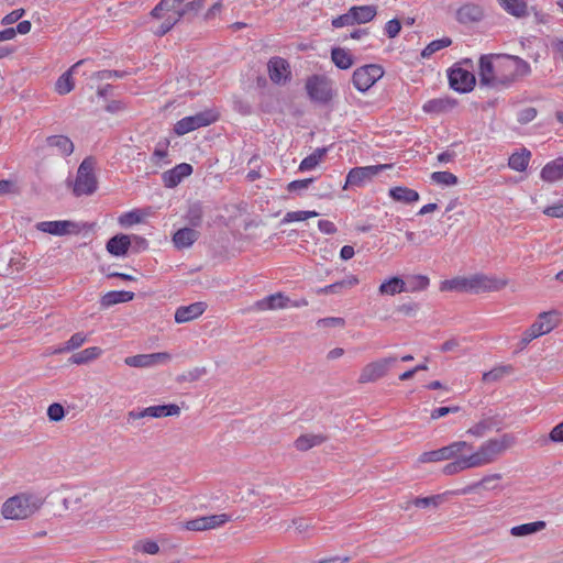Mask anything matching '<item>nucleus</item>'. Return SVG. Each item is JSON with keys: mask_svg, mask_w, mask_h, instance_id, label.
Instances as JSON below:
<instances>
[{"mask_svg": "<svg viewBox=\"0 0 563 563\" xmlns=\"http://www.w3.org/2000/svg\"><path fill=\"white\" fill-rule=\"evenodd\" d=\"M44 499L33 493H21L7 499L2 506V515L7 519H25L36 512Z\"/></svg>", "mask_w": 563, "mask_h": 563, "instance_id": "f257e3e1", "label": "nucleus"}, {"mask_svg": "<svg viewBox=\"0 0 563 563\" xmlns=\"http://www.w3.org/2000/svg\"><path fill=\"white\" fill-rule=\"evenodd\" d=\"M516 440L512 433H504L498 439L487 440L475 453L471 454L474 466L479 467L496 461L500 454L516 444Z\"/></svg>", "mask_w": 563, "mask_h": 563, "instance_id": "f03ea898", "label": "nucleus"}, {"mask_svg": "<svg viewBox=\"0 0 563 563\" xmlns=\"http://www.w3.org/2000/svg\"><path fill=\"white\" fill-rule=\"evenodd\" d=\"M96 159L92 156L86 157L77 169L73 192L76 197L90 196L97 190V177L93 173Z\"/></svg>", "mask_w": 563, "mask_h": 563, "instance_id": "7ed1b4c3", "label": "nucleus"}, {"mask_svg": "<svg viewBox=\"0 0 563 563\" xmlns=\"http://www.w3.org/2000/svg\"><path fill=\"white\" fill-rule=\"evenodd\" d=\"M219 119V113L214 110H205L194 115L185 117L179 120L174 131L177 135H185L199 128L208 126Z\"/></svg>", "mask_w": 563, "mask_h": 563, "instance_id": "20e7f679", "label": "nucleus"}, {"mask_svg": "<svg viewBox=\"0 0 563 563\" xmlns=\"http://www.w3.org/2000/svg\"><path fill=\"white\" fill-rule=\"evenodd\" d=\"M384 74V68L378 64L364 65L354 70L352 82L358 91L365 92L372 88Z\"/></svg>", "mask_w": 563, "mask_h": 563, "instance_id": "39448f33", "label": "nucleus"}, {"mask_svg": "<svg viewBox=\"0 0 563 563\" xmlns=\"http://www.w3.org/2000/svg\"><path fill=\"white\" fill-rule=\"evenodd\" d=\"M391 167V164L353 167L346 175L343 189H347L349 187H362L366 183L371 181L380 172L390 169Z\"/></svg>", "mask_w": 563, "mask_h": 563, "instance_id": "423d86ee", "label": "nucleus"}, {"mask_svg": "<svg viewBox=\"0 0 563 563\" xmlns=\"http://www.w3.org/2000/svg\"><path fill=\"white\" fill-rule=\"evenodd\" d=\"M472 449V444L466 441H455L438 450L423 452L419 456L418 462L430 463L451 460L463 453L464 450L471 451Z\"/></svg>", "mask_w": 563, "mask_h": 563, "instance_id": "0eeeda50", "label": "nucleus"}, {"mask_svg": "<svg viewBox=\"0 0 563 563\" xmlns=\"http://www.w3.org/2000/svg\"><path fill=\"white\" fill-rule=\"evenodd\" d=\"M448 79L450 88L460 93L471 92L476 85L475 75L459 65H454L448 70Z\"/></svg>", "mask_w": 563, "mask_h": 563, "instance_id": "6e6552de", "label": "nucleus"}, {"mask_svg": "<svg viewBox=\"0 0 563 563\" xmlns=\"http://www.w3.org/2000/svg\"><path fill=\"white\" fill-rule=\"evenodd\" d=\"M497 58L504 59L506 69H511L509 75H504L503 87H510L518 78L526 77L531 74V67L519 56L515 55H497Z\"/></svg>", "mask_w": 563, "mask_h": 563, "instance_id": "1a4fd4ad", "label": "nucleus"}, {"mask_svg": "<svg viewBox=\"0 0 563 563\" xmlns=\"http://www.w3.org/2000/svg\"><path fill=\"white\" fill-rule=\"evenodd\" d=\"M306 90L312 101L321 104L329 103L334 95L329 81L319 75H313L307 79Z\"/></svg>", "mask_w": 563, "mask_h": 563, "instance_id": "9d476101", "label": "nucleus"}, {"mask_svg": "<svg viewBox=\"0 0 563 563\" xmlns=\"http://www.w3.org/2000/svg\"><path fill=\"white\" fill-rule=\"evenodd\" d=\"M396 362V356H388L368 363L363 367L361 375L358 377V382L362 384L376 382L377 379L384 377L387 374L389 367Z\"/></svg>", "mask_w": 563, "mask_h": 563, "instance_id": "9b49d317", "label": "nucleus"}, {"mask_svg": "<svg viewBox=\"0 0 563 563\" xmlns=\"http://www.w3.org/2000/svg\"><path fill=\"white\" fill-rule=\"evenodd\" d=\"M493 55H483L479 58V84L481 86L499 88L503 87L504 75H495Z\"/></svg>", "mask_w": 563, "mask_h": 563, "instance_id": "f8f14e48", "label": "nucleus"}, {"mask_svg": "<svg viewBox=\"0 0 563 563\" xmlns=\"http://www.w3.org/2000/svg\"><path fill=\"white\" fill-rule=\"evenodd\" d=\"M506 286L505 280L489 277L484 274H475L468 277V289L472 294H479L485 291H497Z\"/></svg>", "mask_w": 563, "mask_h": 563, "instance_id": "ddd939ff", "label": "nucleus"}, {"mask_svg": "<svg viewBox=\"0 0 563 563\" xmlns=\"http://www.w3.org/2000/svg\"><path fill=\"white\" fill-rule=\"evenodd\" d=\"M267 69L269 78L274 84L285 85L291 78L290 65L283 57H272L267 63Z\"/></svg>", "mask_w": 563, "mask_h": 563, "instance_id": "4468645a", "label": "nucleus"}, {"mask_svg": "<svg viewBox=\"0 0 563 563\" xmlns=\"http://www.w3.org/2000/svg\"><path fill=\"white\" fill-rule=\"evenodd\" d=\"M172 355L167 352H157L151 354H137L128 356L124 363L131 367H152L157 364H164L169 362Z\"/></svg>", "mask_w": 563, "mask_h": 563, "instance_id": "2eb2a0df", "label": "nucleus"}, {"mask_svg": "<svg viewBox=\"0 0 563 563\" xmlns=\"http://www.w3.org/2000/svg\"><path fill=\"white\" fill-rule=\"evenodd\" d=\"M36 229L56 236L78 232V225L69 220L42 221L36 224Z\"/></svg>", "mask_w": 563, "mask_h": 563, "instance_id": "dca6fc26", "label": "nucleus"}, {"mask_svg": "<svg viewBox=\"0 0 563 563\" xmlns=\"http://www.w3.org/2000/svg\"><path fill=\"white\" fill-rule=\"evenodd\" d=\"M192 166L188 163H180L162 175V180L165 187L174 188L180 181L192 174Z\"/></svg>", "mask_w": 563, "mask_h": 563, "instance_id": "f3484780", "label": "nucleus"}, {"mask_svg": "<svg viewBox=\"0 0 563 563\" xmlns=\"http://www.w3.org/2000/svg\"><path fill=\"white\" fill-rule=\"evenodd\" d=\"M484 15L483 7L476 3H466L456 11V20L461 24L477 23L483 20Z\"/></svg>", "mask_w": 563, "mask_h": 563, "instance_id": "a211bd4d", "label": "nucleus"}, {"mask_svg": "<svg viewBox=\"0 0 563 563\" xmlns=\"http://www.w3.org/2000/svg\"><path fill=\"white\" fill-rule=\"evenodd\" d=\"M206 308L207 303L202 301H197L188 306H180L175 311V321L177 323L189 322L201 316L206 311Z\"/></svg>", "mask_w": 563, "mask_h": 563, "instance_id": "6ab92c4d", "label": "nucleus"}, {"mask_svg": "<svg viewBox=\"0 0 563 563\" xmlns=\"http://www.w3.org/2000/svg\"><path fill=\"white\" fill-rule=\"evenodd\" d=\"M558 312L555 310L541 312L538 319L530 325L538 336L551 332L558 324Z\"/></svg>", "mask_w": 563, "mask_h": 563, "instance_id": "aec40b11", "label": "nucleus"}, {"mask_svg": "<svg viewBox=\"0 0 563 563\" xmlns=\"http://www.w3.org/2000/svg\"><path fill=\"white\" fill-rule=\"evenodd\" d=\"M132 244L131 236L124 233H118L107 241V251L117 257L125 256Z\"/></svg>", "mask_w": 563, "mask_h": 563, "instance_id": "412c9836", "label": "nucleus"}, {"mask_svg": "<svg viewBox=\"0 0 563 563\" xmlns=\"http://www.w3.org/2000/svg\"><path fill=\"white\" fill-rule=\"evenodd\" d=\"M290 299L282 292L269 295L254 303L256 310H274L288 307Z\"/></svg>", "mask_w": 563, "mask_h": 563, "instance_id": "4be33fe9", "label": "nucleus"}, {"mask_svg": "<svg viewBox=\"0 0 563 563\" xmlns=\"http://www.w3.org/2000/svg\"><path fill=\"white\" fill-rule=\"evenodd\" d=\"M200 233L195 228H181L178 229L173 235V243L176 249L190 247L198 239Z\"/></svg>", "mask_w": 563, "mask_h": 563, "instance_id": "5701e85b", "label": "nucleus"}, {"mask_svg": "<svg viewBox=\"0 0 563 563\" xmlns=\"http://www.w3.org/2000/svg\"><path fill=\"white\" fill-rule=\"evenodd\" d=\"M45 143L48 147L56 148L57 154L67 157L74 152V143L66 135H51L47 136Z\"/></svg>", "mask_w": 563, "mask_h": 563, "instance_id": "b1692460", "label": "nucleus"}, {"mask_svg": "<svg viewBox=\"0 0 563 563\" xmlns=\"http://www.w3.org/2000/svg\"><path fill=\"white\" fill-rule=\"evenodd\" d=\"M540 177L547 183H554L563 178V157H558L544 165Z\"/></svg>", "mask_w": 563, "mask_h": 563, "instance_id": "393cba45", "label": "nucleus"}, {"mask_svg": "<svg viewBox=\"0 0 563 563\" xmlns=\"http://www.w3.org/2000/svg\"><path fill=\"white\" fill-rule=\"evenodd\" d=\"M84 63L85 60L77 62L67 71H65L58 77V79L55 82V90L57 91V93L64 96L69 93L74 89L75 82L71 75Z\"/></svg>", "mask_w": 563, "mask_h": 563, "instance_id": "a878e982", "label": "nucleus"}, {"mask_svg": "<svg viewBox=\"0 0 563 563\" xmlns=\"http://www.w3.org/2000/svg\"><path fill=\"white\" fill-rule=\"evenodd\" d=\"M457 104V101L453 98L445 97V98H434L431 100H428L422 109L426 113H443L448 110L454 108Z\"/></svg>", "mask_w": 563, "mask_h": 563, "instance_id": "bb28decb", "label": "nucleus"}, {"mask_svg": "<svg viewBox=\"0 0 563 563\" xmlns=\"http://www.w3.org/2000/svg\"><path fill=\"white\" fill-rule=\"evenodd\" d=\"M468 468H475L474 461L472 460L471 454L463 455L461 453L460 455L454 457L453 462L448 463L443 467L442 472L445 475H454V474H457V473H460L464 470H468Z\"/></svg>", "mask_w": 563, "mask_h": 563, "instance_id": "cd10ccee", "label": "nucleus"}, {"mask_svg": "<svg viewBox=\"0 0 563 563\" xmlns=\"http://www.w3.org/2000/svg\"><path fill=\"white\" fill-rule=\"evenodd\" d=\"M134 292L126 290H111L101 297L100 303L103 308H109L117 303L129 302L134 299Z\"/></svg>", "mask_w": 563, "mask_h": 563, "instance_id": "c85d7f7f", "label": "nucleus"}, {"mask_svg": "<svg viewBox=\"0 0 563 563\" xmlns=\"http://www.w3.org/2000/svg\"><path fill=\"white\" fill-rule=\"evenodd\" d=\"M350 10L355 24L371 22L377 14L376 5H354Z\"/></svg>", "mask_w": 563, "mask_h": 563, "instance_id": "c756f323", "label": "nucleus"}, {"mask_svg": "<svg viewBox=\"0 0 563 563\" xmlns=\"http://www.w3.org/2000/svg\"><path fill=\"white\" fill-rule=\"evenodd\" d=\"M498 4L509 14L516 18H525L528 13V5L525 0H497Z\"/></svg>", "mask_w": 563, "mask_h": 563, "instance_id": "7c9ffc66", "label": "nucleus"}, {"mask_svg": "<svg viewBox=\"0 0 563 563\" xmlns=\"http://www.w3.org/2000/svg\"><path fill=\"white\" fill-rule=\"evenodd\" d=\"M331 59L338 68L344 70L351 68L354 64L353 55L342 47H333L331 49Z\"/></svg>", "mask_w": 563, "mask_h": 563, "instance_id": "2f4dec72", "label": "nucleus"}, {"mask_svg": "<svg viewBox=\"0 0 563 563\" xmlns=\"http://www.w3.org/2000/svg\"><path fill=\"white\" fill-rule=\"evenodd\" d=\"M207 0H191L185 3L181 8L175 11L178 19L192 20L205 7Z\"/></svg>", "mask_w": 563, "mask_h": 563, "instance_id": "473e14b6", "label": "nucleus"}, {"mask_svg": "<svg viewBox=\"0 0 563 563\" xmlns=\"http://www.w3.org/2000/svg\"><path fill=\"white\" fill-rule=\"evenodd\" d=\"M389 196L395 200L404 203H411L419 200L418 191L408 187L397 186L389 189Z\"/></svg>", "mask_w": 563, "mask_h": 563, "instance_id": "72a5a7b5", "label": "nucleus"}, {"mask_svg": "<svg viewBox=\"0 0 563 563\" xmlns=\"http://www.w3.org/2000/svg\"><path fill=\"white\" fill-rule=\"evenodd\" d=\"M380 295L395 296L400 292H405V280L399 276H393L385 280L378 287Z\"/></svg>", "mask_w": 563, "mask_h": 563, "instance_id": "f704fd0d", "label": "nucleus"}, {"mask_svg": "<svg viewBox=\"0 0 563 563\" xmlns=\"http://www.w3.org/2000/svg\"><path fill=\"white\" fill-rule=\"evenodd\" d=\"M358 284V279L355 276H349L340 282H335L318 290V294H341L346 289H350Z\"/></svg>", "mask_w": 563, "mask_h": 563, "instance_id": "c9c22d12", "label": "nucleus"}, {"mask_svg": "<svg viewBox=\"0 0 563 563\" xmlns=\"http://www.w3.org/2000/svg\"><path fill=\"white\" fill-rule=\"evenodd\" d=\"M531 153L527 148H521L520 152H515L508 159V166L516 172H523L527 169Z\"/></svg>", "mask_w": 563, "mask_h": 563, "instance_id": "e433bc0d", "label": "nucleus"}, {"mask_svg": "<svg viewBox=\"0 0 563 563\" xmlns=\"http://www.w3.org/2000/svg\"><path fill=\"white\" fill-rule=\"evenodd\" d=\"M500 478H501L500 474L487 475V476H484L481 481L470 484L466 487L456 490L454 494L466 495V494L476 492L481 487H483L485 489H494L496 486H490V483L493 481H499Z\"/></svg>", "mask_w": 563, "mask_h": 563, "instance_id": "4c0bfd02", "label": "nucleus"}, {"mask_svg": "<svg viewBox=\"0 0 563 563\" xmlns=\"http://www.w3.org/2000/svg\"><path fill=\"white\" fill-rule=\"evenodd\" d=\"M328 151H329L328 147L316 148L310 155H308L307 157H305L301 161V163L299 165V170L307 172V170H311L314 167H317L319 165V163L324 158Z\"/></svg>", "mask_w": 563, "mask_h": 563, "instance_id": "58836bf2", "label": "nucleus"}, {"mask_svg": "<svg viewBox=\"0 0 563 563\" xmlns=\"http://www.w3.org/2000/svg\"><path fill=\"white\" fill-rule=\"evenodd\" d=\"M547 523L543 520H538L529 523H522L511 528L510 533L514 537H526L537 533L545 528Z\"/></svg>", "mask_w": 563, "mask_h": 563, "instance_id": "ea45409f", "label": "nucleus"}, {"mask_svg": "<svg viewBox=\"0 0 563 563\" xmlns=\"http://www.w3.org/2000/svg\"><path fill=\"white\" fill-rule=\"evenodd\" d=\"M101 353L102 350L98 346L87 347L80 352L73 354L71 357L69 358V362L78 365L86 364L98 358L101 355Z\"/></svg>", "mask_w": 563, "mask_h": 563, "instance_id": "a19ab883", "label": "nucleus"}, {"mask_svg": "<svg viewBox=\"0 0 563 563\" xmlns=\"http://www.w3.org/2000/svg\"><path fill=\"white\" fill-rule=\"evenodd\" d=\"M405 280V292H416L429 287L430 279L426 275L407 276Z\"/></svg>", "mask_w": 563, "mask_h": 563, "instance_id": "79ce46f5", "label": "nucleus"}, {"mask_svg": "<svg viewBox=\"0 0 563 563\" xmlns=\"http://www.w3.org/2000/svg\"><path fill=\"white\" fill-rule=\"evenodd\" d=\"M327 441V437L321 434H302L295 441V446L299 451H307L313 446L320 445Z\"/></svg>", "mask_w": 563, "mask_h": 563, "instance_id": "37998d69", "label": "nucleus"}, {"mask_svg": "<svg viewBox=\"0 0 563 563\" xmlns=\"http://www.w3.org/2000/svg\"><path fill=\"white\" fill-rule=\"evenodd\" d=\"M441 291L470 292L468 277H455L445 279L440 284Z\"/></svg>", "mask_w": 563, "mask_h": 563, "instance_id": "c03bdc74", "label": "nucleus"}, {"mask_svg": "<svg viewBox=\"0 0 563 563\" xmlns=\"http://www.w3.org/2000/svg\"><path fill=\"white\" fill-rule=\"evenodd\" d=\"M180 412V408L175 404L157 405L148 407L151 418H162L177 416Z\"/></svg>", "mask_w": 563, "mask_h": 563, "instance_id": "a18cd8bd", "label": "nucleus"}, {"mask_svg": "<svg viewBox=\"0 0 563 563\" xmlns=\"http://www.w3.org/2000/svg\"><path fill=\"white\" fill-rule=\"evenodd\" d=\"M22 194V186L16 178L1 179L0 180V197L2 196H20Z\"/></svg>", "mask_w": 563, "mask_h": 563, "instance_id": "49530a36", "label": "nucleus"}, {"mask_svg": "<svg viewBox=\"0 0 563 563\" xmlns=\"http://www.w3.org/2000/svg\"><path fill=\"white\" fill-rule=\"evenodd\" d=\"M202 218H203V208H202L201 202L197 201V202L190 205V207L187 211V214H186V219H187L188 223L192 228H198L202 223Z\"/></svg>", "mask_w": 563, "mask_h": 563, "instance_id": "de8ad7c7", "label": "nucleus"}, {"mask_svg": "<svg viewBox=\"0 0 563 563\" xmlns=\"http://www.w3.org/2000/svg\"><path fill=\"white\" fill-rule=\"evenodd\" d=\"M452 44V40L450 37H442L439 40H434L430 42L421 52V56L423 58H429L431 55H433L435 52L449 47Z\"/></svg>", "mask_w": 563, "mask_h": 563, "instance_id": "09e8293b", "label": "nucleus"}, {"mask_svg": "<svg viewBox=\"0 0 563 563\" xmlns=\"http://www.w3.org/2000/svg\"><path fill=\"white\" fill-rule=\"evenodd\" d=\"M86 341V335L82 332L74 333L68 341L65 342L64 346L55 350L54 353H64L80 347Z\"/></svg>", "mask_w": 563, "mask_h": 563, "instance_id": "8fccbe9b", "label": "nucleus"}, {"mask_svg": "<svg viewBox=\"0 0 563 563\" xmlns=\"http://www.w3.org/2000/svg\"><path fill=\"white\" fill-rule=\"evenodd\" d=\"M443 500V495H433L428 497H417L409 504L415 505L419 508H429L433 507L437 508Z\"/></svg>", "mask_w": 563, "mask_h": 563, "instance_id": "3c124183", "label": "nucleus"}, {"mask_svg": "<svg viewBox=\"0 0 563 563\" xmlns=\"http://www.w3.org/2000/svg\"><path fill=\"white\" fill-rule=\"evenodd\" d=\"M319 216V212L311 210V211H289L285 214V217L282 220V223H289L295 221H303L309 218H316Z\"/></svg>", "mask_w": 563, "mask_h": 563, "instance_id": "603ef678", "label": "nucleus"}, {"mask_svg": "<svg viewBox=\"0 0 563 563\" xmlns=\"http://www.w3.org/2000/svg\"><path fill=\"white\" fill-rule=\"evenodd\" d=\"M232 519V516L227 514H220V515H211V516H203L206 530L214 529L218 527L223 526L228 521Z\"/></svg>", "mask_w": 563, "mask_h": 563, "instance_id": "864d4df0", "label": "nucleus"}, {"mask_svg": "<svg viewBox=\"0 0 563 563\" xmlns=\"http://www.w3.org/2000/svg\"><path fill=\"white\" fill-rule=\"evenodd\" d=\"M431 179L444 186H454L459 183L457 177L450 172H434L431 174Z\"/></svg>", "mask_w": 563, "mask_h": 563, "instance_id": "5fc2aeb1", "label": "nucleus"}, {"mask_svg": "<svg viewBox=\"0 0 563 563\" xmlns=\"http://www.w3.org/2000/svg\"><path fill=\"white\" fill-rule=\"evenodd\" d=\"M143 219V213L141 210L135 209L129 212H125L119 217V223L124 227H131L133 224L140 223Z\"/></svg>", "mask_w": 563, "mask_h": 563, "instance_id": "6e6d98bb", "label": "nucleus"}, {"mask_svg": "<svg viewBox=\"0 0 563 563\" xmlns=\"http://www.w3.org/2000/svg\"><path fill=\"white\" fill-rule=\"evenodd\" d=\"M169 141L165 139L164 141H159L152 154L151 161L154 165L161 166V162L167 157Z\"/></svg>", "mask_w": 563, "mask_h": 563, "instance_id": "4d7b16f0", "label": "nucleus"}, {"mask_svg": "<svg viewBox=\"0 0 563 563\" xmlns=\"http://www.w3.org/2000/svg\"><path fill=\"white\" fill-rule=\"evenodd\" d=\"M206 374H207L206 367H195L186 373L178 375L176 380H177V383H185V382L192 383V382L199 380Z\"/></svg>", "mask_w": 563, "mask_h": 563, "instance_id": "13d9d810", "label": "nucleus"}, {"mask_svg": "<svg viewBox=\"0 0 563 563\" xmlns=\"http://www.w3.org/2000/svg\"><path fill=\"white\" fill-rule=\"evenodd\" d=\"M128 75L125 70H99L93 73L91 78L97 80H106V79H113V78H123Z\"/></svg>", "mask_w": 563, "mask_h": 563, "instance_id": "bf43d9fd", "label": "nucleus"}, {"mask_svg": "<svg viewBox=\"0 0 563 563\" xmlns=\"http://www.w3.org/2000/svg\"><path fill=\"white\" fill-rule=\"evenodd\" d=\"M180 19H178V15H168L164 22L157 27V30L154 32L157 36H163L166 33H168L174 25H176Z\"/></svg>", "mask_w": 563, "mask_h": 563, "instance_id": "052dcab7", "label": "nucleus"}, {"mask_svg": "<svg viewBox=\"0 0 563 563\" xmlns=\"http://www.w3.org/2000/svg\"><path fill=\"white\" fill-rule=\"evenodd\" d=\"M47 417L51 421L58 422L64 419L65 417V409L64 407L54 402L48 406L47 408Z\"/></svg>", "mask_w": 563, "mask_h": 563, "instance_id": "680f3d73", "label": "nucleus"}, {"mask_svg": "<svg viewBox=\"0 0 563 563\" xmlns=\"http://www.w3.org/2000/svg\"><path fill=\"white\" fill-rule=\"evenodd\" d=\"M420 309V305L415 301H408L404 302L396 307V311L406 316V317H413Z\"/></svg>", "mask_w": 563, "mask_h": 563, "instance_id": "e2e57ef3", "label": "nucleus"}, {"mask_svg": "<svg viewBox=\"0 0 563 563\" xmlns=\"http://www.w3.org/2000/svg\"><path fill=\"white\" fill-rule=\"evenodd\" d=\"M493 426L492 420H482L467 430V433L475 437H483Z\"/></svg>", "mask_w": 563, "mask_h": 563, "instance_id": "0e129e2a", "label": "nucleus"}, {"mask_svg": "<svg viewBox=\"0 0 563 563\" xmlns=\"http://www.w3.org/2000/svg\"><path fill=\"white\" fill-rule=\"evenodd\" d=\"M130 236H131V241H132L130 249L132 250L133 253H141V252H144L145 250H147L148 242L145 238L135 235V234H132Z\"/></svg>", "mask_w": 563, "mask_h": 563, "instance_id": "69168bd1", "label": "nucleus"}, {"mask_svg": "<svg viewBox=\"0 0 563 563\" xmlns=\"http://www.w3.org/2000/svg\"><path fill=\"white\" fill-rule=\"evenodd\" d=\"M400 30H401V23L398 19H393V20H389L386 24H385V27H384V31H385V34L389 37V38H394L396 37L399 33H400Z\"/></svg>", "mask_w": 563, "mask_h": 563, "instance_id": "338daca9", "label": "nucleus"}, {"mask_svg": "<svg viewBox=\"0 0 563 563\" xmlns=\"http://www.w3.org/2000/svg\"><path fill=\"white\" fill-rule=\"evenodd\" d=\"M537 109L533 107H527L518 112V122L521 124H527L534 120L537 117Z\"/></svg>", "mask_w": 563, "mask_h": 563, "instance_id": "774afa93", "label": "nucleus"}]
</instances>
